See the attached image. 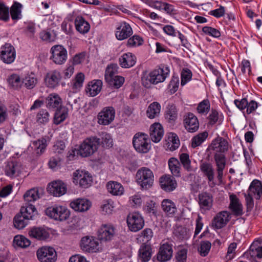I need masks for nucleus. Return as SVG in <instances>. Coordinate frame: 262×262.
Masks as SVG:
<instances>
[{
    "label": "nucleus",
    "instance_id": "54",
    "mask_svg": "<svg viewBox=\"0 0 262 262\" xmlns=\"http://www.w3.org/2000/svg\"><path fill=\"white\" fill-rule=\"evenodd\" d=\"M181 163L182 164L183 167L187 171H190L192 170L191 166V160L189 159V156L187 153H182L179 157Z\"/></svg>",
    "mask_w": 262,
    "mask_h": 262
},
{
    "label": "nucleus",
    "instance_id": "17",
    "mask_svg": "<svg viewBox=\"0 0 262 262\" xmlns=\"http://www.w3.org/2000/svg\"><path fill=\"white\" fill-rule=\"evenodd\" d=\"M184 125L186 129L190 133L195 132L199 128L198 118L192 113H188L184 116Z\"/></svg>",
    "mask_w": 262,
    "mask_h": 262
},
{
    "label": "nucleus",
    "instance_id": "43",
    "mask_svg": "<svg viewBox=\"0 0 262 262\" xmlns=\"http://www.w3.org/2000/svg\"><path fill=\"white\" fill-rule=\"evenodd\" d=\"M84 79L85 76L83 73H77L71 82L72 89L75 92L79 91L82 87Z\"/></svg>",
    "mask_w": 262,
    "mask_h": 262
},
{
    "label": "nucleus",
    "instance_id": "28",
    "mask_svg": "<svg viewBox=\"0 0 262 262\" xmlns=\"http://www.w3.org/2000/svg\"><path fill=\"white\" fill-rule=\"evenodd\" d=\"M149 131L151 140L155 143L160 142L164 135L162 126L159 123H155L150 126Z\"/></svg>",
    "mask_w": 262,
    "mask_h": 262
},
{
    "label": "nucleus",
    "instance_id": "59",
    "mask_svg": "<svg viewBox=\"0 0 262 262\" xmlns=\"http://www.w3.org/2000/svg\"><path fill=\"white\" fill-rule=\"evenodd\" d=\"M202 31L205 34L215 38H219L221 35V32L219 30L209 26L203 27Z\"/></svg>",
    "mask_w": 262,
    "mask_h": 262
},
{
    "label": "nucleus",
    "instance_id": "32",
    "mask_svg": "<svg viewBox=\"0 0 262 262\" xmlns=\"http://www.w3.org/2000/svg\"><path fill=\"white\" fill-rule=\"evenodd\" d=\"M211 147L212 150L221 154L228 150V143L225 139L218 137L212 141Z\"/></svg>",
    "mask_w": 262,
    "mask_h": 262
},
{
    "label": "nucleus",
    "instance_id": "44",
    "mask_svg": "<svg viewBox=\"0 0 262 262\" xmlns=\"http://www.w3.org/2000/svg\"><path fill=\"white\" fill-rule=\"evenodd\" d=\"M153 235L152 230L150 228H146L138 235V237L137 239L143 243L147 244L151 239Z\"/></svg>",
    "mask_w": 262,
    "mask_h": 262
},
{
    "label": "nucleus",
    "instance_id": "46",
    "mask_svg": "<svg viewBox=\"0 0 262 262\" xmlns=\"http://www.w3.org/2000/svg\"><path fill=\"white\" fill-rule=\"evenodd\" d=\"M24 198L26 203H30L34 202L39 198L38 190L36 188L31 189L28 190L24 195Z\"/></svg>",
    "mask_w": 262,
    "mask_h": 262
},
{
    "label": "nucleus",
    "instance_id": "60",
    "mask_svg": "<svg viewBox=\"0 0 262 262\" xmlns=\"http://www.w3.org/2000/svg\"><path fill=\"white\" fill-rule=\"evenodd\" d=\"M176 236L179 239L183 240L188 238L187 229L182 226L178 227L174 231Z\"/></svg>",
    "mask_w": 262,
    "mask_h": 262
},
{
    "label": "nucleus",
    "instance_id": "31",
    "mask_svg": "<svg viewBox=\"0 0 262 262\" xmlns=\"http://www.w3.org/2000/svg\"><path fill=\"white\" fill-rule=\"evenodd\" d=\"M136 62V56L129 52L124 53L119 58V64L123 68H130L133 67Z\"/></svg>",
    "mask_w": 262,
    "mask_h": 262
},
{
    "label": "nucleus",
    "instance_id": "12",
    "mask_svg": "<svg viewBox=\"0 0 262 262\" xmlns=\"http://www.w3.org/2000/svg\"><path fill=\"white\" fill-rule=\"evenodd\" d=\"M133 33L130 25L126 21L118 23L116 26L115 36L119 40H123L130 37Z\"/></svg>",
    "mask_w": 262,
    "mask_h": 262
},
{
    "label": "nucleus",
    "instance_id": "40",
    "mask_svg": "<svg viewBox=\"0 0 262 262\" xmlns=\"http://www.w3.org/2000/svg\"><path fill=\"white\" fill-rule=\"evenodd\" d=\"M177 110L175 105L168 104L165 113V117L167 121L169 123H173L177 119Z\"/></svg>",
    "mask_w": 262,
    "mask_h": 262
},
{
    "label": "nucleus",
    "instance_id": "58",
    "mask_svg": "<svg viewBox=\"0 0 262 262\" xmlns=\"http://www.w3.org/2000/svg\"><path fill=\"white\" fill-rule=\"evenodd\" d=\"M143 42L144 40L142 37L138 35H134L128 39L127 46L129 47L139 46L142 45Z\"/></svg>",
    "mask_w": 262,
    "mask_h": 262
},
{
    "label": "nucleus",
    "instance_id": "19",
    "mask_svg": "<svg viewBox=\"0 0 262 262\" xmlns=\"http://www.w3.org/2000/svg\"><path fill=\"white\" fill-rule=\"evenodd\" d=\"M92 206L91 202L86 199L78 198L70 203V207L74 211L83 212L88 211Z\"/></svg>",
    "mask_w": 262,
    "mask_h": 262
},
{
    "label": "nucleus",
    "instance_id": "64",
    "mask_svg": "<svg viewBox=\"0 0 262 262\" xmlns=\"http://www.w3.org/2000/svg\"><path fill=\"white\" fill-rule=\"evenodd\" d=\"M208 123L210 125H213L216 123L219 120V113L213 108L211 110V113L207 117Z\"/></svg>",
    "mask_w": 262,
    "mask_h": 262
},
{
    "label": "nucleus",
    "instance_id": "10",
    "mask_svg": "<svg viewBox=\"0 0 262 262\" xmlns=\"http://www.w3.org/2000/svg\"><path fill=\"white\" fill-rule=\"evenodd\" d=\"M38 259L40 262H55L57 259V253L53 247L43 246L36 251Z\"/></svg>",
    "mask_w": 262,
    "mask_h": 262
},
{
    "label": "nucleus",
    "instance_id": "20",
    "mask_svg": "<svg viewBox=\"0 0 262 262\" xmlns=\"http://www.w3.org/2000/svg\"><path fill=\"white\" fill-rule=\"evenodd\" d=\"M230 204L229 208L232 214L235 216H239L243 214V205L239 199L234 193H229Z\"/></svg>",
    "mask_w": 262,
    "mask_h": 262
},
{
    "label": "nucleus",
    "instance_id": "25",
    "mask_svg": "<svg viewBox=\"0 0 262 262\" xmlns=\"http://www.w3.org/2000/svg\"><path fill=\"white\" fill-rule=\"evenodd\" d=\"M102 87V81L99 79H95L90 81L86 85L85 92L90 97H94L101 91Z\"/></svg>",
    "mask_w": 262,
    "mask_h": 262
},
{
    "label": "nucleus",
    "instance_id": "37",
    "mask_svg": "<svg viewBox=\"0 0 262 262\" xmlns=\"http://www.w3.org/2000/svg\"><path fill=\"white\" fill-rule=\"evenodd\" d=\"M108 192L113 195L120 196L123 194L124 188L121 183L116 181H109L106 184Z\"/></svg>",
    "mask_w": 262,
    "mask_h": 262
},
{
    "label": "nucleus",
    "instance_id": "18",
    "mask_svg": "<svg viewBox=\"0 0 262 262\" xmlns=\"http://www.w3.org/2000/svg\"><path fill=\"white\" fill-rule=\"evenodd\" d=\"M214 160L216 166L217 178L222 181L224 176V170L226 165V158L223 154L216 153L214 155Z\"/></svg>",
    "mask_w": 262,
    "mask_h": 262
},
{
    "label": "nucleus",
    "instance_id": "13",
    "mask_svg": "<svg viewBox=\"0 0 262 262\" xmlns=\"http://www.w3.org/2000/svg\"><path fill=\"white\" fill-rule=\"evenodd\" d=\"M0 58L7 64L13 62L15 58V50L13 46L8 43H6L1 48Z\"/></svg>",
    "mask_w": 262,
    "mask_h": 262
},
{
    "label": "nucleus",
    "instance_id": "14",
    "mask_svg": "<svg viewBox=\"0 0 262 262\" xmlns=\"http://www.w3.org/2000/svg\"><path fill=\"white\" fill-rule=\"evenodd\" d=\"M48 191L55 196H61L67 191V185L61 180L54 181L49 184Z\"/></svg>",
    "mask_w": 262,
    "mask_h": 262
},
{
    "label": "nucleus",
    "instance_id": "26",
    "mask_svg": "<svg viewBox=\"0 0 262 262\" xmlns=\"http://www.w3.org/2000/svg\"><path fill=\"white\" fill-rule=\"evenodd\" d=\"M115 235V228L111 225H103L98 231V236L100 240L109 241Z\"/></svg>",
    "mask_w": 262,
    "mask_h": 262
},
{
    "label": "nucleus",
    "instance_id": "50",
    "mask_svg": "<svg viewBox=\"0 0 262 262\" xmlns=\"http://www.w3.org/2000/svg\"><path fill=\"white\" fill-rule=\"evenodd\" d=\"M124 78L121 76L116 75L110 80H107L106 82L110 86L114 87L116 89L120 88L124 82Z\"/></svg>",
    "mask_w": 262,
    "mask_h": 262
},
{
    "label": "nucleus",
    "instance_id": "33",
    "mask_svg": "<svg viewBox=\"0 0 262 262\" xmlns=\"http://www.w3.org/2000/svg\"><path fill=\"white\" fill-rule=\"evenodd\" d=\"M200 170L204 177H206L208 182H212L214 179V169L212 164L208 162H203L200 164Z\"/></svg>",
    "mask_w": 262,
    "mask_h": 262
},
{
    "label": "nucleus",
    "instance_id": "24",
    "mask_svg": "<svg viewBox=\"0 0 262 262\" xmlns=\"http://www.w3.org/2000/svg\"><path fill=\"white\" fill-rule=\"evenodd\" d=\"M161 188L165 191L171 192L174 190L177 186L176 181L170 175H164L159 180Z\"/></svg>",
    "mask_w": 262,
    "mask_h": 262
},
{
    "label": "nucleus",
    "instance_id": "22",
    "mask_svg": "<svg viewBox=\"0 0 262 262\" xmlns=\"http://www.w3.org/2000/svg\"><path fill=\"white\" fill-rule=\"evenodd\" d=\"M29 236L38 241H46L50 238V233L42 227H33L29 231Z\"/></svg>",
    "mask_w": 262,
    "mask_h": 262
},
{
    "label": "nucleus",
    "instance_id": "15",
    "mask_svg": "<svg viewBox=\"0 0 262 262\" xmlns=\"http://www.w3.org/2000/svg\"><path fill=\"white\" fill-rule=\"evenodd\" d=\"M115 110L113 107H104L98 115V122L101 125H108L114 119Z\"/></svg>",
    "mask_w": 262,
    "mask_h": 262
},
{
    "label": "nucleus",
    "instance_id": "52",
    "mask_svg": "<svg viewBox=\"0 0 262 262\" xmlns=\"http://www.w3.org/2000/svg\"><path fill=\"white\" fill-rule=\"evenodd\" d=\"M40 38L46 42H52L55 41L56 35L55 33H51L50 31L43 30L39 33Z\"/></svg>",
    "mask_w": 262,
    "mask_h": 262
},
{
    "label": "nucleus",
    "instance_id": "55",
    "mask_svg": "<svg viewBox=\"0 0 262 262\" xmlns=\"http://www.w3.org/2000/svg\"><path fill=\"white\" fill-rule=\"evenodd\" d=\"M33 145L37 148L36 153L37 154H41L44 152L47 147V140L45 138H42L37 141H33Z\"/></svg>",
    "mask_w": 262,
    "mask_h": 262
},
{
    "label": "nucleus",
    "instance_id": "56",
    "mask_svg": "<svg viewBox=\"0 0 262 262\" xmlns=\"http://www.w3.org/2000/svg\"><path fill=\"white\" fill-rule=\"evenodd\" d=\"M50 115L46 110L42 109L36 115L37 122L39 124H44L49 121Z\"/></svg>",
    "mask_w": 262,
    "mask_h": 262
},
{
    "label": "nucleus",
    "instance_id": "6",
    "mask_svg": "<svg viewBox=\"0 0 262 262\" xmlns=\"http://www.w3.org/2000/svg\"><path fill=\"white\" fill-rule=\"evenodd\" d=\"M47 215L57 221H65L70 215V211L66 207L55 205L47 208L45 210Z\"/></svg>",
    "mask_w": 262,
    "mask_h": 262
},
{
    "label": "nucleus",
    "instance_id": "4",
    "mask_svg": "<svg viewBox=\"0 0 262 262\" xmlns=\"http://www.w3.org/2000/svg\"><path fill=\"white\" fill-rule=\"evenodd\" d=\"M100 140L97 137H91L84 139L78 147L79 155L82 157H88L94 154L98 149Z\"/></svg>",
    "mask_w": 262,
    "mask_h": 262
},
{
    "label": "nucleus",
    "instance_id": "41",
    "mask_svg": "<svg viewBox=\"0 0 262 262\" xmlns=\"http://www.w3.org/2000/svg\"><path fill=\"white\" fill-rule=\"evenodd\" d=\"M161 105L157 102H154L149 104L146 111L147 116L150 119H154L160 114Z\"/></svg>",
    "mask_w": 262,
    "mask_h": 262
},
{
    "label": "nucleus",
    "instance_id": "49",
    "mask_svg": "<svg viewBox=\"0 0 262 262\" xmlns=\"http://www.w3.org/2000/svg\"><path fill=\"white\" fill-rule=\"evenodd\" d=\"M211 247V244L210 242L208 241H201L198 250L201 256L205 257L208 254Z\"/></svg>",
    "mask_w": 262,
    "mask_h": 262
},
{
    "label": "nucleus",
    "instance_id": "48",
    "mask_svg": "<svg viewBox=\"0 0 262 262\" xmlns=\"http://www.w3.org/2000/svg\"><path fill=\"white\" fill-rule=\"evenodd\" d=\"M37 82V78L31 74L27 75L24 78L22 79V83L28 89H32L35 87Z\"/></svg>",
    "mask_w": 262,
    "mask_h": 262
},
{
    "label": "nucleus",
    "instance_id": "11",
    "mask_svg": "<svg viewBox=\"0 0 262 262\" xmlns=\"http://www.w3.org/2000/svg\"><path fill=\"white\" fill-rule=\"evenodd\" d=\"M52 54L50 59L57 64H63L67 59V50L61 45H55L50 50Z\"/></svg>",
    "mask_w": 262,
    "mask_h": 262
},
{
    "label": "nucleus",
    "instance_id": "45",
    "mask_svg": "<svg viewBox=\"0 0 262 262\" xmlns=\"http://www.w3.org/2000/svg\"><path fill=\"white\" fill-rule=\"evenodd\" d=\"M208 134L206 131L198 134L191 139V147L193 148L201 145L208 137Z\"/></svg>",
    "mask_w": 262,
    "mask_h": 262
},
{
    "label": "nucleus",
    "instance_id": "21",
    "mask_svg": "<svg viewBox=\"0 0 262 262\" xmlns=\"http://www.w3.org/2000/svg\"><path fill=\"white\" fill-rule=\"evenodd\" d=\"M61 79L60 73L54 70L48 72L45 78V82L48 88H55L57 86Z\"/></svg>",
    "mask_w": 262,
    "mask_h": 262
},
{
    "label": "nucleus",
    "instance_id": "2",
    "mask_svg": "<svg viewBox=\"0 0 262 262\" xmlns=\"http://www.w3.org/2000/svg\"><path fill=\"white\" fill-rule=\"evenodd\" d=\"M135 179L142 189L147 190L153 185L154 174L149 168L142 167L137 170Z\"/></svg>",
    "mask_w": 262,
    "mask_h": 262
},
{
    "label": "nucleus",
    "instance_id": "29",
    "mask_svg": "<svg viewBox=\"0 0 262 262\" xmlns=\"http://www.w3.org/2000/svg\"><path fill=\"white\" fill-rule=\"evenodd\" d=\"M247 193L253 196L256 200H259L262 196V184L257 180H253L251 183Z\"/></svg>",
    "mask_w": 262,
    "mask_h": 262
},
{
    "label": "nucleus",
    "instance_id": "61",
    "mask_svg": "<svg viewBox=\"0 0 262 262\" xmlns=\"http://www.w3.org/2000/svg\"><path fill=\"white\" fill-rule=\"evenodd\" d=\"M145 210L147 213L151 214L155 216L157 213V204L154 201H149L146 202Z\"/></svg>",
    "mask_w": 262,
    "mask_h": 262
},
{
    "label": "nucleus",
    "instance_id": "5",
    "mask_svg": "<svg viewBox=\"0 0 262 262\" xmlns=\"http://www.w3.org/2000/svg\"><path fill=\"white\" fill-rule=\"evenodd\" d=\"M133 145L137 152L146 154L151 148L150 140L148 135L138 132L133 137Z\"/></svg>",
    "mask_w": 262,
    "mask_h": 262
},
{
    "label": "nucleus",
    "instance_id": "7",
    "mask_svg": "<svg viewBox=\"0 0 262 262\" xmlns=\"http://www.w3.org/2000/svg\"><path fill=\"white\" fill-rule=\"evenodd\" d=\"M81 249L88 253H96L101 250L98 239L94 236H86L80 241Z\"/></svg>",
    "mask_w": 262,
    "mask_h": 262
},
{
    "label": "nucleus",
    "instance_id": "27",
    "mask_svg": "<svg viewBox=\"0 0 262 262\" xmlns=\"http://www.w3.org/2000/svg\"><path fill=\"white\" fill-rule=\"evenodd\" d=\"M18 29L30 39H35V24L32 21H24L19 25Z\"/></svg>",
    "mask_w": 262,
    "mask_h": 262
},
{
    "label": "nucleus",
    "instance_id": "47",
    "mask_svg": "<svg viewBox=\"0 0 262 262\" xmlns=\"http://www.w3.org/2000/svg\"><path fill=\"white\" fill-rule=\"evenodd\" d=\"M119 67L117 63H111L108 64L105 70V81L110 80V78L116 76V74L118 73V70Z\"/></svg>",
    "mask_w": 262,
    "mask_h": 262
},
{
    "label": "nucleus",
    "instance_id": "34",
    "mask_svg": "<svg viewBox=\"0 0 262 262\" xmlns=\"http://www.w3.org/2000/svg\"><path fill=\"white\" fill-rule=\"evenodd\" d=\"M161 208L165 214L169 217L173 216L177 212L176 204L169 199H164L162 201Z\"/></svg>",
    "mask_w": 262,
    "mask_h": 262
},
{
    "label": "nucleus",
    "instance_id": "51",
    "mask_svg": "<svg viewBox=\"0 0 262 262\" xmlns=\"http://www.w3.org/2000/svg\"><path fill=\"white\" fill-rule=\"evenodd\" d=\"M100 144L104 148H109L113 146V139L109 134L102 133L100 135Z\"/></svg>",
    "mask_w": 262,
    "mask_h": 262
},
{
    "label": "nucleus",
    "instance_id": "9",
    "mask_svg": "<svg viewBox=\"0 0 262 262\" xmlns=\"http://www.w3.org/2000/svg\"><path fill=\"white\" fill-rule=\"evenodd\" d=\"M129 229L132 232H137L144 226V220L140 213L134 212L128 214L126 220Z\"/></svg>",
    "mask_w": 262,
    "mask_h": 262
},
{
    "label": "nucleus",
    "instance_id": "30",
    "mask_svg": "<svg viewBox=\"0 0 262 262\" xmlns=\"http://www.w3.org/2000/svg\"><path fill=\"white\" fill-rule=\"evenodd\" d=\"M199 204L201 208L210 210L212 206L213 196L211 194L203 192L198 195Z\"/></svg>",
    "mask_w": 262,
    "mask_h": 262
},
{
    "label": "nucleus",
    "instance_id": "1",
    "mask_svg": "<svg viewBox=\"0 0 262 262\" xmlns=\"http://www.w3.org/2000/svg\"><path fill=\"white\" fill-rule=\"evenodd\" d=\"M169 72L168 68H164V66L157 67L149 73L144 72L141 77L142 84L145 88H150L152 84L156 85L164 81Z\"/></svg>",
    "mask_w": 262,
    "mask_h": 262
},
{
    "label": "nucleus",
    "instance_id": "36",
    "mask_svg": "<svg viewBox=\"0 0 262 262\" xmlns=\"http://www.w3.org/2000/svg\"><path fill=\"white\" fill-rule=\"evenodd\" d=\"M82 171L76 170L74 173V179L79 181V185L81 187L83 188H87L92 182V177L90 176L88 173H82Z\"/></svg>",
    "mask_w": 262,
    "mask_h": 262
},
{
    "label": "nucleus",
    "instance_id": "39",
    "mask_svg": "<svg viewBox=\"0 0 262 262\" xmlns=\"http://www.w3.org/2000/svg\"><path fill=\"white\" fill-rule=\"evenodd\" d=\"M168 164L172 175L176 177H180L181 168L179 161L176 158H170L168 161Z\"/></svg>",
    "mask_w": 262,
    "mask_h": 262
},
{
    "label": "nucleus",
    "instance_id": "23",
    "mask_svg": "<svg viewBox=\"0 0 262 262\" xmlns=\"http://www.w3.org/2000/svg\"><path fill=\"white\" fill-rule=\"evenodd\" d=\"M152 248L150 244L142 243L138 253V259L140 262H148L151 258Z\"/></svg>",
    "mask_w": 262,
    "mask_h": 262
},
{
    "label": "nucleus",
    "instance_id": "16",
    "mask_svg": "<svg viewBox=\"0 0 262 262\" xmlns=\"http://www.w3.org/2000/svg\"><path fill=\"white\" fill-rule=\"evenodd\" d=\"M230 219V213L227 211L218 213L212 221V227L215 229H221L227 224Z\"/></svg>",
    "mask_w": 262,
    "mask_h": 262
},
{
    "label": "nucleus",
    "instance_id": "38",
    "mask_svg": "<svg viewBox=\"0 0 262 262\" xmlns=\"http://www.w3.org/2000/svg\"><path fill=\"white\" fill-rule=\"evenodd\" d=\"M76 30L81 34L88 33L90 29V25L81 16H77L74 21Z\"/></svg>",
    "mask_w": 262,
    "mask_h": 262
},
{
    "label": "nucleus",
    "instance_id": "62",
    "mask_svg": "<svg viewBox=\"0 0 262 262\" xmlns=\"http://www.w3.org/2000/svg\"><path fill=\"white\" fill-rule=\"evenodd\" d=\"M192 72L189 69H184L181 73V85H185L187 82L190 81L192 77Z\"/></svg>",
    "mask_w": 262,
    "mask_h": 262
},
{
    "label": "nucleus",
    "instance_id": "3",
    "mask_svg": "<svg viewBox=\"0 0 262 262\" xmlns=\"http://www.w3.org/2000/svg\"><path fill=\"white\" fill-rule=\"evenodd\" d=\"M37 214L35 206L31 203H26L22 206L19 213L17 214V229H21L28 225L29 221L33 220Z\"/></svg>",
    "mask_w": 262,
    "mask_h": 262
},
{
    "label": "nucleus",
    "instance_id": "53",
    "mask_svg": "<svg viewBox=\"0 0 262 262\" xmlns=\"http://www.w3.org/2000/svg\"><path fill=\"white\" fill-rule=\"evenodd\" d=\"M55 111L53 122L54 124L57 125L63 122L66 119L68 113L67 111L60 109Z\"/></svg>",
    "mask_w": 262,
    "mask_h": 262
},
{
    "label": "nucleus",
    "instance_id": "63",
    "mask_svg": "<svg viewBox=\"0 0 262 262\" xmlns=\"http://www.w3.org/2000/svg\"><path fill=\"white\" fill-rule=\"evenodd\" d=\"M244 196L246 200V212L250 213L254 207V200L252 195L250 193H244Z\"/></svg>",
    "mask_w": 262,
    "mask_h": 262
},
{
    "label": "nucleus",
    "instance_id": "42",
    "mask_svg": "<svg viewBox=\"0 0 262 262\" xmlns=\"http://www.w3.org/2000/svg\"><path fill=\"white\" fill-rule=\"evenodd\" d=\"M166 141L167 147L171 151L176 150L180 145V141L177 135L173 133H170L167 135Z\"/></svg>",
    "mask_w": 262,
    "mask_h": 262
},
{
    "label": "nucleus",
    "instance_id": "8",
    "mask_svg": "<svg viewBox=\"0 0 262 262\" xmlns=\"http://www.w3.org/2000/svg\"><path fill=\"white\" fill-rule=\"evenodd\" d=\"M172 254V245L166 242L161 244L158 253L152 260L154 262H166L171 258Z\"/></svg>",
    "mask_w": 262,
    "mask_h": 262
},
{
    "label": "nucleus",
    "instance_id": "35",
    "mask_svg": "<svg viewBox=\"0 0 262 262\" xmlns=\"http://www.w3.org/2000/svg\"><path fill=\"white\" fill-rule=\"evenodd\" d=\"M46 103L49 109L57 110L61 108L62 100L58 95L51 94L46 99Z\"/></svg>",
    "mask_w": 262,
    "mask_h": 262
},
{
    "label": "nucleus",
    "instance_id": "57",
    "mask_svg": "<svg viewBox=\"0 0 262 262\" xmlns=\"http://www.w3.org/2000/svg\"><path fill=\"white\" fill-rule=\"evenodd\" d=\"M210 108V103L208 99H204L200 102L197 107V111L201 114H207Z\"/></svg>",
    "mask_w": 262,
    "mask_h": 262
}]
</instances>
